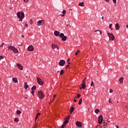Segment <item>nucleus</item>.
<instances>
[{
  "label": "nucleus",
  "mask_w": 128,
  "mask_h": 128,
  "mask_svg": "<svg viewBox=\"0 0 128 128\" xmlns=\"http://www.w3.org/2000/svg\"><path fill=\"white\" fill-rule=\"evenodd\" d=\"M18 18H19V22H22V20L24 18V13L22 11H20L17 13Z\"/></svg>",
  "instance_id": "f257e3e1"
},
{
  "label": "nucleus",
  "mask_w": 128,
  "mask_h": 128,
  "mask_svg": "<svg viewBox=\"0 0 128 128\" xmlns=\"http://www.w3.org/2000/svg\"><path fill=\"white\" fill-rule=\"evenodd\" d=\"M8 50H12L13 52H14V54H18V48H16L12 46H10L8 47Z\"/></svg>",
  "instance_id": "f03ea898"
},
{
  "label": "nucleus",
  "mask_w": 128,
  "mask_h": 128,
  "mask_svg": "<svg viewBox=\"0 0 128 128\" xmlns=\"http://www.w3.org/2000/svg\"><path fill=\"white\" fill-rule=\"evenodd\" d=\"M108 36L110 40H114L115 38H114V36L113 34L108 32Z\"/></svg>",
  "instance_id": "7ed1b4c3"
},
{
  "label": "nucleus",
  "mask_w": 128,
  "mask_h": 128,
  "mask_svg": "<svg viewBox=\"0 0 128 128\" xmlns=\"http://www.w3.org/2000/svg\"><path fill=\"white\" fill-rule=\"evenodd\" d=\"M38 96L39 98H44V94L42 90L38 92Z\"/></svg>",
  "instance_id": "20e7f679"
},
{
  "label": "nucleus",
  "mask_w": 128,
  "mask_h": 128,
  "mask_svg": "<svg viewBox=\"0 0 128 128\" xmlns=\"http://www.w3.org/2000/svg\"><path fill=\"white\" fill-rule=\"evenodd\" d=\"M60 38H62V40L63 42H66L68 38V36H64V33L60 34Z\"/></svg>",
  "instance_id": "39448f33"
},
{
  "label": "nucleus",
  "mask_w": 128,
  "mask_h": 128,
  "mask_svg": "<svg viewBox=\"0 0 128 128\" xmlns=\"http://www.w3.org/2000/svg\"><path fill=\"white\" fill-rule=\"evenodd\" d=\"M44 20H39L37 22V26H44Z\"/></svg>",
  "instance_id": "423d86ee"
},
{
  "label": "nucleus",
  "mask_w": 128,
  "mask_h": 128,
  "mask_svg": "<svg viewBox=\"0 0 128 128\" xmlns=\"http://www.w3.org/2000/svg\"><path fill=\"white\" fill-rule=\"evenodd\" d=\"M36 78L38 84H40V86H42V84H44V82H42V79L38 77H36Z\"/></svg>",
  "instance_id": "0eeeda50"
},
{
  "label": "nucleus",
  "mask_w": 128,
  "mask_h": 128,
  "mask_svg": "<svg viewBox=\"0 0 128 128\" xmlns=\"http://www.w3.org/2000/svg\"><path fill=\"white\" fill-rule=\"evenodd\" d=\"M64 64H66V60H60L59 62V66H64Z\"/></svg>",
  "instance_id": "6e6552de"
},
{
  "label": "nucleus",
  "mask_w": 128,
  "mask_h": 128,
  "mask_svg": "<svg viewBox=\"0 0 128 128\" xmlns=\"http://www.w3.org/2000/svg\"><path fill=\"white\" fill-rule=\"evenodd\" d=\"M103 120H104V118H102V115L99 116L98 118V124H102V122Z\"/></svg>",
  "instance_id": "1a4fd4ad"
},
{
  "label": "nucleus",
  "mask_w": 128,
  "mask_h": 128,
  "mask_svg": "<svg viewBox=\"0 0 128 128\" xmlns=\"http://www.w3.org/2000/svg\"><path fill=\"white\" fill-rule=\"evenodd\" d=\"M52 50H55V48H56L58 50L59 48H58V46L57 44H52Z\"/></svg>",
  "instance_id": "9d476101"
},
{
  "label": "nucleus",
  "mask_w": 128,
  "mask_h": 128,
  "mask_svg": "<svg viewBox=\"0 0 128 128\" xmlns=\"http://www.w3.org/2000/svg\"><path fill=\"white\" fill-rule=\"evenodd\" d=\"M34 50V46H32V45H30L27 48V50H28V52H32Z\"/></svg>",
  "instance_id": "9b49d317"
},
{
  "label": "nucleus",
  "mask_w": 128,
  "mask_h": 128,
  "mask_svg": "<svg viewBox=\"0 0 128 128\" xmlns=\"http://www.w3.org/2000/svg\"><path fill=\"white\" fill-rule=\"evenodd\" d=\"M60 32L58 30H55L54 32V36H60Z\"/></svg>",
  "instance_id": "f8f14e48"
},
{
  "label": "nucleus",
  "mask_w": 128,
  "mask_h": 128,
  "mask_svg": "<svg viewBox=\"0 0 128 128\" xmlns=\"http://www.w3.org/2000/svg\"><path fill=\"white\" fill-rule=\"evenodd\" d=\"M17 66L18 68L20 70H24V68H22V66L19 63L17 64Z\"/></svg>",
  "instance_id": "ddd939ff"
},
{
  "label": "nucleus",
  "mask_w": 128,
  "mask_h": 128,
  "mask_svg": "<svg viewBox=\"0 0 128 128\" xmlns=\"http://www.w3.org/2000/svg\"><path fill=\"white\" fill-rule=\"evenodd\" d=\"M76 126H78V128H82V122H80L78 121L76 122Z\"/></svg>",
  "instance_id": "4468645a"
},
{
  "label": "nucleus",
  "mask_w": 128,
  "mask_h": 128,
  "mask_svg": "<svg viewBox=\"0 0 128 128\" xmlns=\"http://www.w3.org/2000/svg\"><path fill=\"white\" fill-rule=\"evenodd\" d=\"M115 28L116 30H120V24H116Z\"/></svg>",
  "instance_id": "2eb2a0df"
},
{
  "label": "nucleus",
  "mask_w": 128,
  "mask_h": 128,
  "mask_svg": "<svg viewBox=\"0 0 128 128\" xmlns=\"http://www.w3.org/2000/svg\"><path fill=\"white\" fill-rule=\"evenodd\" d=\"M80 90H82V88H83V90H84L86 88V84H81V87L80 88Z\"/></svg>",
  "instance_id": "dca6fc26"
},
{
  "label": "nucleus",
  "mask_w": 128,
  "mask_h": 128,
  "mask_svg": "<svg viewBox=\"0 0 128 128\" xmlns=\"http://www.w3.org/2000/svg\"><path fill=\"white\" fill-rule=\"evenodd\" d=\"M12 82H15L16 84H18V78H12Z\"/></svg>",
  "instance_id": "f3484780"
},
{
  "label": "nucleus",
  "mask_w": 128,
  "mask_h": 128,
  "mask_svg": "<svg viewBox=\"0 0 128 128\" xmlns=\"http://www.w3.org/2000/svg\"><path fill=\"white\" fill-rule=\"evenodd\" d=\"M119 82L120 84H123L124 83V77H121L119 79Z\"/></svg>",
  "instance_id": "a211bd4d"
},
{
  "label": "nucleus",
  "mask_w": 128,
  "mask_h": 128,
  "mask_svg": "<svg viewBox=\"0 0 128 128\" xmlns=\"http://www.w3.org/2000/svg\"><path fill=\"white\" fill-rule=\"evenodd\" d=\"M24 88L25 90H26L28 88V85L27 82H24Z\"/></svg>",
  "instance_id": "6ab92c4d"
},
{
  "label": "nucleus",
  "mask_w": 128,
  "mask_h": 128,
  "mask_svg": "<svg viewBox=\"0 0 128 128\" xmlns=\"http://www.w3.org/2000/svg\"><path fill=\"white\" fill-rule=\"evenodd\" d=\"M62 14H61V16H64V14H66V10H63L62 12Z\"/></svg>",
  "instance_id": "aec40b11"
},
{
  "label": "nucleus",
  "mask_w": 128,
  "mask_h": 128,
  "mask_svg": "<svg viewBox=\"0 0 128 128\" xmlns=\"http://www.w3.org/2000/svg\"><path fill=\"white\" fill-rule=\"evenodd\" d=\"M78 6H84V2H80L78 4Z\"/></svg>",
  "instance_id": "412c9836"
},
{
  "label": "nucleus",
  "mask_w": 128,
  "mask_h": 128,
  "mask_svg": "<svg viewBox=\"0 0 128 128\" xmlns=\"http://www.w3.org/2000/svg\"><path fill=\"white\" fill-rule=\"evenodd\" d=\"M38 116H40V112H38L36 115V116L35 118V120H36L38 118Z\"/></svg>",
  "instance_id": "4be33fe9"
},
{
  "label": "nucleus",
  "mask_w": 128,
  "mask_h": 128,
  "mask_svg": "<svg viewBox=\"0 0 128 128\" xmlns=\"http://www.w3.org/2000/svg\"><path fill=\"white\" fill-rule=\"evenodd\" d=\"M74 106L70 107V112H74Z\"/></svg>",
  "instance_id": "5701e85b"
},
{
  "label": "nucleus",
  "mask_w": 128,
  "mask_h": 128,
  "mask_svg": "<svg viewBox=\"0 0 128 128\" xmlns=\"http://www.w3.org/2000/svg\"><path fill=\"white\" fill-rule=\"evenodd\" d=\"M82 98H80L78 102V104L80 106L82 104Z\"/></svg>",
  "instance_id": "b1692460"
},
{
  "label": "nucleus",
  "mask_w": 128,
  "mask_h": 128,
  "mask_svg": "<svg viewBox=\"0 0 128 128\" xmlns=\"http://www.w3.org/2000/svg\"><path fill=\"white\" fill-rule=\"evenodd\" d=\"M22 114V111L20 110H17L16 112V114Z\"/></svg>",
  "instance_id": "393cba45"
},
{
  "label": "nucleus",
  "mask_w": 128,
  "mask_h": 128,
  "mask_svg": "<svg viewBox=\"0 0 128 128\" xmlns=\"http://www.w3.org/2000/svg\"><path fill=\"white\" fill-rule=\"evenodd\" d=\"M31 90H36V86H33Z\"/></svg>",
  "instance_id": "a878e982"
},
{
  "label": "nucleus",
  "mask_w": 128,
  "mask_h": 128,
  "mask_svg": "<svg viewBox=\"0 0 128 128\" xmlns=\"http://www.w3.org/2000/svg\"><path fill=\"white\" fill-rule=\"evenodd\" d=\"M64 74V70H61L60 72V76H62Z\"/></svg>",
  "instance_id": "bb28decb"
},
{
  "label": "nucleus",
  "mask_w": 128,
  "mask_h": 128,
  "mask_svg": "<svg viewBox=\"0 0 128 128\" xmlns=\"http://www.w3.org/2000/svg\"><path fill=\"white\" fill-rule=\"evenodd\" d=\"M94 112H96V114H98V112H100V110L96 109L94 110Z\"/></svg>",
  "instance_id": "cd10ccee"
},
{
  "label": "nucleus",
  "mask_w": 128,
  "mask_h": 128,
  "mask_svg": "<svg viewBox=\"0 0 128 128\" xmlns=\"http://www.w3.org/2000/svg\"><path fill=\"white\" fill-rule=\"evenodd\" d=\"M70 118V115H69L67 117H66L65 118L67 120H69Z\"/></svg>",
  "instance_id": "c85d7f7f"
},
{
  "label": "nucleus",
  "mask_w": 128,
  "mask_h": 128,
  "mask_svg": "<svg viewBox=\"0 0 128 128\" xmlns=\"http://www.w3.org/2000/svg\"><path fill=\"white\" fill-rule=\"evenodd\" d=\"M100 32V34H102V31H100V30H94V32Z\"/></svg>",
  "instance_id": "c756f323"
},
{
  "label": "nucleus",
  "mask_w": 128,
  "mask_h": 128,
  "mask_svg": "<svg viewBox=\"0 0 128 128\" xmlns=\"http://www.w3.org/2000/svg\"><path fill=\"white\" fill-rule=\"evenodd\" d=\"M80 50H78L75 53V55L78 56V54H80Z\"/></svg>",
  "instance_id": "7c9ffc66"
},
{
  "label": "nucleus",
  "mask_w": 128,
  "mask_h": 128,
  "mask_svg": "<svg viewBox=\"0 0 128 128\" xmlns=\"http://www.w3.org/2000/svg\"><path fill=\"white\" fill-rule=\"evenodd\" d=\"M14 122H18V118H15Z\"/></svg>",
  "instance_id": "2f4dec72"
},
{
  "label": "nucleus",
  "mask_w": 128,
  "mask_h": 128,
  "mask_svg": "<svg viewBox=\"0 0 128 128\" xmlns=\"http://www.w3.org/2000/svg\"><path fill=\"white\" fill-rule=\"evenodd\" d=\"M68 124V120H66L64 121V124Z\"/></svg>",
  "instance_id": "473e14b6"
},
{
  "label": "nucleus",
  "mask_w": 128,
  "mask_h": 128,
  "mask_svg": "<svg viewBox=\"0 0 128 128\" xmlns=\"http://www.w3.org/2000/svg\"><path fill=\"white\" fill-rule=\"evenodd\" d=\"M112 24H110L109 25V28H110V30H112Z\"/></svg>",
  "instance_id": "72a5a7b5"
},
{
  "label": "nucleus",
  "mask_w": 128,
  "mask_h": 128,
  "mask_svg": "<svg viewBox=\"0 0 128 128\" xmlns=\"http://www.w3.org/2000/svg\"><path fill=\"white\" fill-rule=\"evenodd\" d=\"M103 124H104L103 126H105L106 125L108 124V122H104V121H103Z\"/></svg>",
  "instance_id": "f704fd0d"
},
{
  "label": "nucleus",
  "mask_w": 128,
  "mask_h": 128,
  "mask_svg": "<svg viewBox=\"0 0 128 128\" xmlns=\"http://www.w3.org/2000/svg\"><path fill=\"white\" fill-rule=\"evenodd\" d=\"M91 86H94V81H92L90 84Z\"/></svg>",
  "instance_id": "c9c22d12"
},
{
  "label": "nucleus",
  "mask_w": 128,
  "mask_h": 128,
  "mask_svg": "<svg viewBox=\"0 0 128 128\" xmlns=\"http://www.w3.org/2000/svg\"><path fill=\"white\" fill-rule=\"evenodd\" d=\"M108 102H109L110 104H112V99H111V98H110V99L108 100Z\"/></svg>",
  "instance_id": "e433bc0d"
},
{
  "label": "nucleus",
  "mask_w": 128,
  "mask_h": 128,
  "mask_svg": "<svg viewBox=\"0 0 128 128\" xmlns=\"http://www.w3.org/2000/svg\"><path fill=\"white\" fill-rule=\"evenodd\" d=\"M110 94H112V92H114V90L112 89H110Z\"/></svg>",
  "instance_id": "4c0bfd02"
},
{
  "label": "nucleus",
  "mask_w": 128,
  "mask_h": 128,
  "mask_svg": "<svg viewBox=\"0 0 128 128\" xmlns=\"http://www.w3.org/2000/svg\"><path fill=\"white\" fill-rule=\"evenodd\" d=\"M77 98H80V94H78Z\"/></svg>",
  "instance_id": "58836bf2"
},
{
  "label": "nucleus",
  "mask_w": 128,
  "mask_h": 128,
  "mask_svg": "<svg viewBox=\"0 0 128 128\" xmlns=\"http://www.w3.org/2000/svg\"><path fill=\"white\" fill-rule=\"evenodd\" d=\"M68 68H70V65H67V66H66L65 67V68L66 70V69H68Z\"/></svg>",
  "instance_id": "ea45409f"
},
{
  "label": "nucleus",
  "mask_w": 128,
  "mask_h": 128,
  "mask_svg": "<svg viewBox=\"0 0 128 128\" xmlns=\"http://www.w3.org/2000/svg\"><path fill=\"white\" fill-rule=\"evenodd\" d=\"M32 22H33L32 20L30 19V24H32Z\"/></svg>",
  "instance_id": "a19ab883"
},
{
  "label": "nucleus",
  "mask_w": 128,
  "mask_h": 128,
  "mask_svg": "<svg viewBox=\"0 0 128 128\" xmlns=\"http://www.w3.org/2000/svg\"><path fill=\"white\" fill-rule=\"evenodd\" d=\"M32 96H34V90H32Z\"/></svg>",
  "instance_id": "79ce46f5"
},
{
  "label": "nucleus",
  "mask_w": 128,
  "mask_h": 128,
  "mask_svg": "<svg viewBox=\"0 0 128 128\" xmlns=\"http://www.w3.org/2000/svg\"><path fill=\"white\" fill-rule=\"evenodd\" d=\"M24 2H28V0H23Z\"/></svg>",
  "instance_id": "37998d69"
},
{
  "label": "nucleus",
  "mask_w": 128,
  "mask_h": 128,
  "mask_svg": "<svg viewBox=\"0 0 128 128\" xmlns=\"http://www.w3.org/2000/svg\"><path fill=\"white\" fill-rule=\"evenodd\" d=\"M114 4H116V0H112Z\"/></svg>",
  "instance_id": "c03bdc74"
},
{
  "label": "nucleus",
  "mask_w": 128,
  "mask_h": 128,
  "mask_svg": "<svg viewBox=\"0 0 128 128\" xmlns=\"http://www.w3.org/2000/svg\"><path fill=\"white\" fill-rule=\"evenodd\" d=\"M24 26L26 28H28V24H25Z\"/></svg>",
  "instance_id": "a18cd8bd"
},
{
  "label": "nucleus",
  "mask_w": 128,
  "mask_h": 128,
  "mask_svg": "<svg viewBox=\"0 0 128 128\" xmlns=\"http://www.w3.org/2000/svg\"><path fill=\"white\" fill-rule=\"evenodd\" d=\"M4 58V56H0V60H2Z\"/></svg>",
  "instance_id": "49530a36"
},
{
  "label": "nucleus",
  "mask_w": 128,
  "mask_h": 128,
  "mask_svg": "<svg viewBox=\"0 0 128 128\" xmlns=\"http://www.w3.org/2000/svg\"><path fill=\"white\" fill-rule=\"evenodd\" d=\"M82 84H86V81H84V80H83L82 81Z\"/></svg>",
  "instance_id": "de8ad7c7"
},
{
  "label": "nucleus",
  "mask_w": 128,
  "mask_h": 128,
  "mask_svg": "<svg viewBox=\"0 0 128 128\" xmlns=\"http://www.w3.org/2000/svg\"><path fill=\"white\" fill-rule=\"evenodd\" d=\"M4 44V43L2 42V44L0 45V47L2 48V46Z\"/></svg>",
  "instance_id": "09e8293b"
},
{
  "label": "nucleus",
  "mask_w": 128,
  "mask_h": 128,
  "mask_svg": "<svg viewBox=\"0 0 128 128\" xmlns=\"http://www.w3.org/2000/svg\"><path fill=\"white\" fill-rule=\"evenodd\" d=\"M56 98V95L54 94V98Z\"/></svg>",
  "instance_id": "8fccbe9b"
},
{
  "label": "nucleus",
  "mask_w": 128,
  "mask_h": 128,
  "mask_svg": "<svg viewBox=\"0 0 128 128\" xmlns=\"http://www.w3.org/2000/svg\"><path fill=\"white\" fill-rule=\"evenodd\" d=\"M106 2H110V0H105Z\"/></svg>",
  "instance_id": "3c124183"
},
{
  "label": "nucleus",
  "mask_w": 128,
  "mask_h": 128,
  "mask_svg": "<svg viewBox=\"0 0 128 128\" xmlns=\"http://www.w3.org/2000/svg\"><path fill=\"white\" fill-rule=\"evenodd\" d=\"M54 100V98H53L52 100L50 102H52Z\"/></svg>",
  "instance_id": "603ef678"
},
{
  "label": "nucleus",
  "mask_w": 128,
  "mask_h": 128,
  "mask_svg": "<svg viewBox=\"0 0 128 128\" xmlns=\"http://www.w3.org/2000/svg\"><path fill=\"white\" fill-rule=\"evenodd\" d=\"M107 122H110V120H106Z\"/></svg>",
  "instance_id": "864d4df0"
},
{
  "label": "nucleus",
  "mask_w": 128,
  "mask_h": 128,
  "mask_svg": "<svg viewBox=\"0 0 128 128\" xmlns=\"http://www.w3.org/2000/svg\"><path fill=\"white\" fill-rule=\"evenodd\" d=\"M67 62H70V58H68V59Z\"/></svg>",
  "instance_id": "5fc2aeb1"
},
{
  "label": "nucleus",
  "mask_w": 128,
  "mask_h": 128,
  "mask_svg": "<svg viewBox=\"0 0 128 128\" xmlns=\"http://www.w3.org/2000/svg\"><path fill=\"white\" fill-rule=\"evenodd\" d=\"M22 38H24V35H22Z\"/></svg>",
  "instance_id": "6e6d98bb"
},
{
  "label": "nucleus",
  "mask_w": 128,
  "mask_h": 128,
  "mask_svg": "<svg viewBox=\"0 0 128 128\" xmlns=\"http://www.w3.org/2000/svg\"><path fill=\"white\" fill-rule=\"evenodd\" d=\"M74 102H76V100H74Z\"/></svg>",
  "instance_id": "4d7b16f0"
},
{
  "label": "nucleus",
  "mask_w": 128,
  "mask_h": 128,
  "mask_svg": "<svg viewBox=\"0 0 128 128\" xmlns=\"http://www.w3.org/2000/svg\"><path fill=\"white\" fill-rule=\"evenodd\" d=\"M116 126V128H118V126Z\"/></svg>",
  "instance_id": "13d9d810"
},
{
  "label": "nucleus",
  "mask_w": 128,
  "mask_h": 128,
  "mask_svg": "<svg viewBox=\"0 0 128 128\" xmlns=\"http://www.w3.org/2000/svg\"><path fill=\"white\" fill-rule=\"evenodd\" d=\"M126 28H128V24L126 26Z\"/></svg>",
  "instance_id": "bf43d9fd"
},
{
  "label": "nucleus",
  "mask_w": 128,
  "mask_h": 128,
  "mask_svg": "<svg viewBox=\"0 0 128 128\" xmlns=\"http://www.w3.org/2000/svg\"><path fill=\"white\" fill-rule=\"evenodd\" d=\"M68 65L70 64V62H68Z\"/></svg>",
  "instance_id": "052dcab7"
},
{
  "label": "nucleus",
  "mask_w": 128,
  "mask_h": 128,
  "mask_svg": "<svg viewBox=\"0 0 128 128\" xmlns=\"http://www.w3.org/2000/svg\"><path fill=\"white\" fill-rule=\"evenodd\" d=\"M86 78H85L83 80H84L86 82Z\"/></svg>",
  "instance_id": "680f3d73"
},
{
  "label": "nucleus",
  "mask_w": 128,
  "mask_h": 128,
  "mask_svg": "<svg viewBox=\"0 0 128 128\" xmlns=\"http://www.w3.org/2000/svg\"><path fill=\"white\" fill-rule=\"evenodd\" d=\"M72 114V112H70V114Z\"/></svg>",
  "instance_id": "e2e57ef3"
},
{
  "label": "nucleus",
  "mask_w": 128,
  "mask_h": 128,
  "mask_svg": "<svg viewBox=\"0 0 128 128\" xmlns=\"http://www.w3.org/2000/svg\"><path fill=\"white\" fill-rule=\"evenodd\" d=\"M102 20H104V16H102Z\"/></svg>",
  "instance_id": "0e129e2a"
},
{
  "label": "nucleus",
  "mask_w": 128,
  "mask_h": 128,
  "mask_svg": "<svg viewBox=\"0 0 128 128\" xmlns=\"http://www.w3.org/2000/svg\"><path fill=\"white\" fill-rule=\"evenodd\" d=\"M25 98H26V100H28V98H26V97H25Z\"/></svg>",
  "instance_id": "69168bd1"
},
{
  "label": "nucleus",
  "mask_w": 128,
  "mask_h": 128,
  "mask_svg": "<svg viewBox=\"0 0 128 128\" xmlns=\"http://www.w3.org/2000/svg\"><path fill=\"white\" fill-rule=\"evenodd\" d=\"M66 26H68L69 25L68 24H66Z\"/></svg>",
  "instance_id": "338daca9"
},
{
  "label": "nucleus",
  "mask_w": 128,
  "mask_h": 128,
  "mask_svg": "<svg viewBox=\"0 0 128 128\" xmlns=\"http://www.w3.org/2000/svg\"><path fill=\"white\" fill-rule=\"evenodd\" d=\"M18 46H22V44H19Z\"/></svg>",
  "instance_id": "774afa93"
}]
</instances>
